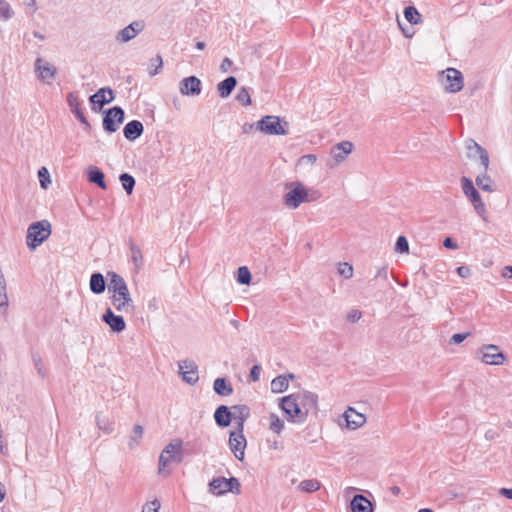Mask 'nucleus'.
I'll use <instances>...</instances> for the list:
<instances>
[{
  "label": "nucleus",
  "instance_id": "obj_1",
  "mask_svg": "<svg viewBox=\"0 0 512 512\" xmlns=\"http://www.w3.org/2000/svg\"><path fill=\"white\" fill-rule=\"evenodd\" d=\"M108 277V291L113 308L120 313H132L135 306L126 281L115 272H109Z\"/></svg>",
  "mask_w": 512,
  "mask_h": 512
},
{
  "label": "nucleus",
  "instance_id": "obj_2",
  "mask_svg": "<svg viewBox=\"0 0 512 512\" xmlns=\"http://www.w3.org/2000/svg\"><path fill=\"white\" fill-rule=\"evenodd\" d=\"M285 193L282 201L284 206L289 210H296L304 203L317 201L321 197V193L311 187H307L301 181H291L284 185Z\"/></svg>",
  "mask_w": 512,
  "mask_h": 512
},
{
  "label": "nucleus",
  "instance_id": "obj_3",
  "mask_svg": "<svg viewBox=\"0 0 512 512\" xmlns=\"http://www.w3.org/2000/svg\"><path fill=\"white\" fill-rule=\"evenodd\" d=\"M51 224L47 220L32 223L27 229L26 244L30 250H35L51 235Z\"/></svg>",
  "mask_w": 512,
  "mask_h": 512
},
{
  "label": "nucleus",
  "instance_id": "obj_4",
  "mask_svg": "<svg viewBox=\"0 0 512 512\" xmlns=\"http://www.w3.org/2000/svg\"><path fill=\"white\" fill-rule=\"evenodd\" d=\"M289 124L278 116L267 115L262 117L257 123L256 128L267 135H287Z\"/></svg>",
  "mask_w": 512,
  "mask_h": 512
},
{
  "label": "nucleus",
  "instance_id": "obj_5",
  "mask_svg": "<svg viewBox=\"0 0 512 512\" xmlns=\"http://www.w3.org/2000/svg\"><path fill=\"white\" fill-rule=\"evenodd\" d=\"M279 407L286 414L288 421L299 424L306 421V412H301L295 393L281 398Z\"/></svg>",
  "mask_w": 512,
  "mask_h": 512
},
{
  "label": "nucleus",
  "instance_id": "obj_6",
  "mask_svg": "<svg viewBox=\"0 0 512 512\" xmlns=\"http://www.w3.org/2000/svg\"><path fill=\"white\" fill-rule=\"evenodd\" d=\"M182 440L174 439L165 446L159 457V474L164 472V469L172 461L180 463L182 461Z\"/></svg>",
  "mask_w": 512,
  "mask_h": 512
},
{
  "label": "nucleus",
  "instance_id": "obj_7",
  "mask_svg": "<svg viewBox=\"0 0 512 512\" xmlns=\"http://www.w3.org/2000/svg\"><path fill=\"white\" fill-rule=\"evenodd\" d=\"M477 358L486 365H502L506 359L500 348L494 344L482 345L476 352Z\"/></svg>",
  "mask_w": 512,
  "mask_h": 512
},
{
  "label": "nucleus",
  "instance_id": "obj_8",
  "mask_svg": "<svg viewBox=\"0 0 512 512\" xmlns=\"http://www.w3.org/2000/svg\"><path fill=\"white\" fill-rule=\"evenodd\" d=\"M439 80L444 89L450 93L460 91L464 85L462 73L455 68H447L445 71H442Z\"/></svg>",
  "mask_w": 512,
  "mask_h": 512
},
{
  "label": "nucleus",
  "instance_id": "obj_9",
  "mask_svg": "<svg viewBox=\"0 0 512 512\" xmlns=\"http://www.w3.org/2000/svg\"><path fill=\"white\" fill-rule=\"evenodd\" d=\"M353 144L350 141H342L330 149V158L326 161V166L335 168L346 161L353 151Z\"/></svg>",
  "mask_w": 512,
  "mask_h": 512
},
{
  "label": "nucleus",
  "instance_id": "obj_10",
  "mask_svg": "<svg viewBox=\"0 0 512 512\" xmlns=\"http://www.w3.org/2000/svg\"><path fill=\"white\" fill-rule=\"evenodd\" d=\"M145 29L143 20H135L115 34V41L118 44H125L135 39Z\"/></svg>",
  "mask_w": 512,
  "mask_h": 512
},
{
  "label": "nucleus",
  "instance_id": "obj_11",
  "mask_svg": "<svg viewBox=\"0 0 512 512\" xmlns=\"http://www.w3.org/2000/svg\"><path fill=\"white\" fill-rule=\"evenodd\" d=\"M298 405L302 413L306 412V418L309 413L317 412L318 410V396L310 391H299L295 393Z\"/></svg>",
  "mask_w": 512,
  "mask_h": 512
},
{
  "label": "nucleus",
  "instance_id": "obj_12",
  "mask_svg": "<svg viewBox=\"0 0 512 512\" xmlns=\"http://www.w3.org/2000/svg\"><path fill=\"white\" fill-rule=\"evenodd\" d=\"M246 439L243 434V430L237 429V431H232L229 435V447L234 456L243 461L245 456L246 449Z\"/></svg>",
  "mask_w": 512,
  "mask_h": 512
},
{
  "label": "nucleus",
  "instance_id": "obj_13",
  "mask_svg": "<svg viewBox=\"0 0 512 512\" xmlns=\"http://www.w3.org/2000/svg\"><path fill=\"white\" fill-rule=\"evenodd\" d=\"M124 120V111L120 107L109 109L103 118V128L107 132H115Z\"/></svg>",
  "mask_w": 512,
  "mask_h": 512
},
{
  "label": "nucleus",
  "instance_id": "obj_14",
  "mask_svg": "<svg viewBox=\"0 0 512 512\" xmlns=\"http://www.w3.org/2000/svg\"><path fill=\"white\" fill-rule=\"evenodd\" d=\"M35 71L37 73V77L48 84L51 83L57 75V68L42 58L36 59Z\"/></svg>",
  "mask_w": 512,
  "mask_h": 512
},
{
  "label": "nucleus",
  "instance_id": "obj_15",
  "mask_svg": "<svg viewBox=\"0 0 512 512\" xmlns=\"http://www.w3.org/2000/svg\"><path fill=\"white\" fill-rule=\"evenodd\" d=\"M466 149H467L468 158H470V159L479 158L480 163L483 167V170L486 171L489 166L488 152L483 147H481L477 142H475L473 139H469L466 141Z\"/></svg>",
  "mask_w": 512,
  "mask_h": 512
},
{
  "label": "nucleus",
  "instance_id": "obj_16",
  "mask_svg": "<svg viewBox=\"0 0 512 512\" xmlns=\"http://www.w3.org/2000/svg\"><path fill=\"white\" fill-rule=\"evenodd\" d=\"M202 90V82L196 76L185 77L179 82V92L183 96H198Z\"/></svg>",
  "mask_w": 512,
  "mask_h": 512
},
{
  "label": "nucleus",
  "instance_id": "obj_17",
  "mask_svg": "<svg viewBox=\"0 0 512 512\" xmlns=\"http://www.w3.org/2000/svg\"><path fill=\"white\" fill-rule=\"evenodd\" d=\"M234 485L239 486V482L236 478L232 477L226 479L223 477L215 478L209 483L210 492L216 495L224 494L228 491H232Z\"/></svg>",
  "mask_w": 512,
  "mask_h": 512
},
{
  "label": "nucleus",
  "instance_id": "obj_18",
  "mask_svg": "<svg viewBox=\"0 0 512 512\" xmlns=\"http://www.w3.org/2000/svg\"><path fill=\"white\" fill-rule=\"evenodd\" d=\"M343 417L346 421V427L349 430H357L365 425L367 419L366 416L360 412H357L355 408L348 407Z\"/></svg>",
  "mask_w": 512,
  "mask_h": 512
},
{
  "label": "nucleus",
  "instance_id": "obj_19",
  "mask_svg": "<svg viewBox=\"0 0 512 512\" xmlns=\"http://www.w3.org/2000/svg\"><path fill=\"white\" fill-rule=\"evenodd\" d=\"M179 374L183 381L190 385H194L199 379L197 367L191 361H182L179 363Z\"/></svg>",
  "mask_w": 512,
  "mask_h": 512
},
{
  "label": "nucleus",
  "instance_id": "obj_20",
  "mask_svg": "<svg viewBox=\"0 0 512 512\" xmlns=\"http://www.w3.org/2000/svg\"><path fill=\"white\" fill-rule=\"evenodd\" d=\"M102 319L113 332L119 333L126 328L123 316L116 315L111 308L106 309Z\"/></svg>",
  "mask_w": 512,
  "mask_h": 512
},
{
  "label": "nucleus",
  "instance_id": "obj_21",
  "mask_svg": "<svg viewBox=\"0 0 512 512\" xmlns=\"http://www.w3.org/2000/svg\"><path fill=\"white\" fill-rule=\"evenodd\" d=\"M351 512H373L372 503L363 495H355L350 503Z\"/></svg>",
  "mask_w": 512,
  "mask_h": 512
},
{
  "label": "nucleus",
  "instance_id": "obj_22",
  "mask_svg": "<svg viewBox=\"0 0 512 512\" xmlns=\"http://www.w3.org/2000/svg\"><path fill=\"white\" fill-rule=\"evenodd\" d=\"M123 132L128 140L134 141L143 133V125L138 120L130 121L125 125Z\"/></svg>",
  "mask_w": 512,
  "mask_h": 512
},
{
  "label": "nucleus",
  "instance_id": "obj_23",
  "mask_svg": "<svg viewBox=\"0 0 512 512\" xmlns=\"http://www.w3.org/2000/svg\"><path fill=\"white\" fill-rule=\"evenodd\" d=\"M114 100L113 90L110 88H101L95 94L90 97V101L93 104L103 106L106 103H110Z\"/></svg>",
  "mask_w": 512,
  "mask_h": 512
},
{
  "label": "nucleus",
  "instance_id": "obj_24",
  "mask_svg": "<svg viewBox=\"0 0 512 512\" xmlns=\"http://www.w3.org/2000/svg\"><path fill=\"white\" fill-rule=\"evenodd\" d=\"M67 102L71 111L75 114L76 118L83 124H88L86 117L81 110V103L78 96L74 93L67 95Z\"/></svg>",
  "mask_w": 512,
  "mask_h": 512
},
{
  "label": "nucleus",
  "instance_id": "obj_25",
  "mask_svg": "<svg viewBox=\"0 0 512 512\" xmlns=\"http://www.w3.org/2000/svg\"><path fill=\"white\" fill-rule=\"evenodd\" d=\"M214 419L218 426L227 427L231 423L232 413L227 406L221 405L216 409Z\"/></svg>",
  "mask_w": 512,
  "mask_h": 512
},
{
  "label": "nucleus",
  "instance_id": "obj_26",
  "mask_svg": "<svg viewBox=\"0 0 512 512\" xmlns=\"http://www.w3.org/2000/svg\"><path fill=\"white\" fill-rule=\"evenodd\" d=\"M85 174L89 180V182L98 185L102 189H106V183L104 181L103 172L96 166L87 167Z\"/></svg>",
  "mask_w": 512,
  "mask_h": 512
},
{
  "label": "nucleus",
  "instance_id": "obj_27",
  "mask_svg": "<svg viewBox=\"0 0 512 512\" xmlns=\"http://www.w3.org/2000/svg\"><path fill=\"white\" fill-rule=\"evenodd\" d=\"M232 418L237 422L238 429L243 430L245 420L250 415V410L245 405H236L232 407Z\"/></svg>",
  "mask_w": 512,
  "mask_h": 512
},
{
  "label": "nucleus",
  "instance_id": "obj_28",
  "mask_svg": "<svg viewBox=\"0 0 512 512\" xmlns=\"http://www.w3.org/2000/svg\"><path fill=\"white\" fill-rule=\"evenodd\" d=\"M294 375H279L271 381V391L273 393H282L288 389L289 379H293Z\"/></svg>",
  "mask_w": 512,
  "mask_h": 512
},
{
  "label": "nucleus",
  "instance_id": "obj_29",
  "mask_svg": "<svg viewBox=\"0 0 512 512\" xmlns=\"http://www.w3.org/2000/svg\"><path fill=\"white\" fill-rule=\"evenodd\" d=\"M237 80L235 77L230 76L225 80L221 81L217 85V91L221 98H227L236 87Z\"/></svg>",
  "mask_w": 512,
  "mask_h": 512
},
{
  "label": "nucleus",
  "instance_id": "obj_30",
  "mask_svg": "<svg viewBox=\"0 0 512 512\" xmlns=\"http://www.w3.org/2000/svg\"><path fill=\"white\" fill-rule=\"evenodd\" d=\"M90 290L95 294H102L105 291V279L101 273H93L89 282Z\"/></svg>",
  "mask_w": 512,
  "mask_h": 512
},
{
  "label": "nucleus",
  "instance_id": "obj_31",
  "mask_svg": "<svg viewBox=\"0 0 512 512\" xmlns=\"http://www.w3.org/2000/svg\"><path fill=\"white\" fill-rule=\"evenodd\" d=\"M467 198L471 202L476 214L479 215L480 217H484V215L486 214V206L480 194L477 191H475L474 193L470 194Z\"/></svg>",
  "mask_w": 512,
  "mask_h": 512
},
{
  "label": "nucleus",
  "instance_id": "obj_32",
  "mask_svg": "<svg viewBox=\"0 0 512 512\" xmlns=\"http://www.w3.org/2000/svg\"><path fill=\"white\" fill-rule=\"evenodd\" d=\"M96 425L104 434L109 435L114 431L113 421L101 413L96 415Z\"/></svg>",
  "mask_w": 512,
  "mask_h": 512
},
{
  "label": "nucleus",
  "instance_id": "obj_33",
  "mask_svg": "<svg viewBox=\"0 0 512 512\" xmlns=\"http://www.w3.org/2000/svg\"><path fill=\"white\" fill-rule=\"evenodd\" d=\"M143 433H144V428L141 425H139V424L134 425L132 433L129 438V442H128V446L130 449L133 450L139 446V444L141 443V440L143 438Z\"/></svg>",
  "mask_w": 512,
  "mask_h": 512
},
{
  "label": "nucleus",
  "instance_id": "obj_34",
  "mask_svg": "<svg viewBox=\"0 0 512 512\" xmlns=\"http://www.w3.org/2000/svg\"><path fill=\"white\" fill-rule=\"evenodd\" d=\"M476 185L486 192H493L495 190L494 182L493 180L486 174V171H484L483 174H479L476 177Z\"/></svg>",
  "mask_w": 512,
  "mask_h": 512
},
{
  "label": "nucleus",
  "instance_id": "obj_35",
  "mask_svg": "<svg viewBox=\"0 0 512 512\" xmlns=\"http://www.w3.org/2000/svg\"><path fill=\"white\" fill-rule=\"evenodd\" d=\"M213 388L214 391L221 396H228L233 392L232 386L228 384L224 378H217L214 381Z\"/></svg>",
  "mask_w": 512,
  "mask_h": 512
},
{
  "label": "nucleus",
  "instance_id": "obj_36",
  "mask_svg": "<svg viewBox=\"0 0 512 512\" xmlns=\"http://www.w3.org/2000/svg\"><path fill=\"white\" fill-rule=\"evenodd\" d=\"M404 17L412 25L419 24L422 21V15L414 6H408L404 9Z\"/></svg>",
  "mask_w": 512,
  "mask_h": 512
},
{
  "label": "nucleus",
  "instance_id": "obj_37",
  "mask_svg": "<svg viewBox=\"0 0 512 512\" xmlns=\"http://www.w3.org/2000/svg\"><path fill=\"white\" fill-rule=\"evenodd\" d=\"M269 429L276 434H280L284 429V421L276 414L269 415Z\"/></svg>",
  "mask_w": 512,
  "mask_h": 512
},
{
  "label": "nucleus",
  "instance_id": "obj_38",
  "mask_svg": "<svg viewBox=\"0 0 512 512\" xmlns=\"http://www.w3.org/2000/svg\"><path fill=\"white\" fill-rule=\"evenodd\" d=\"M321 487V484L318 480L315 479H308L303 480L299 484V489L303 492L312 493L315 491H318Z\"/></svg>",
  "mask_w": 512,
  "mask_h": 512
},
{
  "label": "nucleus",
  "instance_id": "obj_39",
  "mask_svg": "<svg viewBox=\"0 0 512 512\" xmlns=\"http://www.w3.org/2000/svg\"><path fill=\"white\" fill-rule=\"evenodd\" d=\"M131 261L134 264L136 270H140L143 265V256L138 246L132 245L130 247Z\"/></svg>",
  "mask_w": 512,
  "mask_h": 512
},
{
  "label": "nucleus",
  "instance_id": "obj_40",
  "mask_svg": "<svg viewBox=\"0 0 512 512\" xmlns=\"http://www.w3.org/2000/svg\"><path fill=\"white\" fill-rule=\"evenodd\" d=\"M163 68V59L161 55H156L149 62L148 72L151 76H155L161 72Z\"/></svg>",
  "mask_w": 512,
  "mask_h": 512
},
{
  "label": "nucleus",
  "instance_id": "obj_41",
  "mask_svg": "<svg viewBox=\"0 0 512 512\" xmlns=\"http://www.w3.org/2000/svg\"><path fill=\"white\" fill-rule=\"evenodd\" d=\"M119 179L126 193L131 195L135 186V179L128 173L121 174Z\"/></svg>",
  "mask_w": 512,
  "mask_h": 512
},
{
  "label": "nucleus",
  "instance_id": "obj_42",
  "mask_svg": "<svg viewBox=\"0 0 512 512\" xmlns=\"http://www.w3.org/2000/svg\"><path fill=\"white\" fill-rule=\"evenodd\" d=\"M317 162V156L315 154H306L301 156L297 160V166L303 168L313 167Z\"/></svg>",
  "mask_w": 512,
  "mask_h": 512
},
{
  "label": "nucleus",
  "instance_id": "obj_43",
  "mask_svg": "<svg viewBox=\"0 0 512 512\" xmlns=\"http://www.w3.org/2000/svg\"><path fill=\"white\" fill-rule=\"evenodd\" d=\"M38 178L42 189H47L51 185V177L46 167H41L38 170Z\"/></svg>",
  "mask_w": 512,
  "mask_h": 512
},
{
  "label": "nucleus",
  "instance_id": "obj_44",
  "mask_svg": "<svg viewBox=\"0 0 512 512\" xmlns=\"http://www.w3.org/2000/svg\"><path fill=\"white\" fill-rule=\"evenodd\" d=\"M14 15V12L9 3L2 1L0 4V20L8 21Z\"/></svg>",
  "mask_w": 512,
  "mask_h": 512
},
{
  "label": "nucleus",
  "instance_id": "obj_45",
  "mask_svg": "<svg viewBox=\"0 0 512 512\" xmlns=\"http://www.w3.org/2000/svg\"><path fill=\"white\" fill-rule=\"evenodd\" d=\"M236 99L244 106H249L251 104V96L248 88L241 87L237 93Z\"/></svg>",
  "mask_w": 512,
  "mask_h": 512
},
{
  "label": "nucleus",
  "instance_id": "obj_46",
  "mask_svg": "<svg viewBox=\"0 0 512 512\" xmlns=\"http://www.w3.org/2000/svg\"><path fill=\"white\" fill-rule=\"evenodd\" d=\"M251 280V273L245 266L238 268L237 281L240 284H249Z\"/></svg>",
  "mask_w": 512,
  "mask_h": 512
},
{
  "label": "nucleus",
  "instance_id": "obj_47",
  "mask_svg": "<svg viewBox=\"0 0 512 512\" xmlns=\"http://www.w3.org/2000/svg\"><path fill=\"white\" fill-rule=\"evenodd\" d=\"M338 273L345 279H350L353 277V267L347 262L339 263Z\"/></svg>",
  "mask_w": 512,
  "mask_h": 512
},
{
  "label": "nucleus",
  "instance_id": "obj_48",
  "mask_svg": "<svg viewBox=\"0 0 512 512\" xmlns=\"http://www.w3.org/2000/svg\"><path fill=\"white\" fill-rule=\"evenodd\" d=\"M395 250L399 253H408L409 252V243L406 237L399 236L397 238L396 244H395Z\"/></svg>",
  "mask_w": 512,
  "mask_h": 512
},
{
  "label": "nucleus",
  "instance_id": "obj_49",
  "mask_svg": "<svg viewBox=\"0 0 512 512\" xmlns=\"http://www.w3.org/2000/svg\"><path fill=\"white\" fill-rule=\"evenodd\" d=\"M461 182H462V190L466 197H468L470 194L477 191L470 179L463 177Z\"/></svg>",
  "mask_w": 512,
  "mask_h": 512
},
{
  "label": "nucleus",
  "instance_id": "obj_50",
  "mask_svg": "<svg viewBox=\"0 0 512 512\" xmlns=\"http://www.w3.org/2000/svg\"><path fill=\"white\" fill-rule=\"evenodd\" d=\"M159 508L160 502L157 499H155L153 501L146 503L142 508V512H158Z\"/></svg>",
  "mask_w": 512,
  "mask_h": 512
},
{
  "label": "nucleus",
  "instance_id": "obj_51",
  "mask_svg": "<svg viewBox=\"0 0 512 512\" xmlns=\"http://www.w3.org/2000/svg\"><path fill=\"white\" fill-rule=\"evenodd\" d=\"M362 317V312L358 309H352L347 313V320L351 323L358 322Z\"/></svg>",
  "mask_w": 512,
  "mask_h": 512
},
{
  "label": "nucleus",
  "instance_id": "obj_52",
  "mask_svg": "<svg viewBox=\"0 0 512 512\" xmlns=\"http://www.w3.org/2000/svg\"><path fill=\"white\" fill-rule=\"evenodd\" d=\"M470 336V333L467 332V333H456V334H453L450 338V343H453V344H460L462 343L467 337Z\"/></svg>",
  "mask_w": 512,
  "mask_h": 512
},
{
  "label": "nucleus",
  "instance_id": "obj_53",
  "mask_svg": "<svg viewBox=\"0 0 512 512\" xmlns=\"http://www.w3.org/2000/svg\"><path fill=\"white\" fill-rule=\"evenodd\" d=\"M261 367L259 365H254L250 371V378L252 381H258L260 378Z\"/></svg>",
  "mask_w": 512,
  "mask_h": 512
},
{
  "label": "nucleus",
  "instance_id": "obj_54",
  "mask_svg": "<svg viewBox=\"0 0 512 512\" xmlns=\"http://www.w3.org/2000/svg\"><path fill=\"white\" fill-rule=\"evenodd\" d=\"M457 274L462 278H468L471 275V270L467 266H459L457 268Z\"/></svg>",
  "mask_w": 512,
  "mask_h": 512
},
{
  "label": "nucleus",
  "instance_id": "obj_55",
  "mask_svg": "<svg viewBox=\"0 0 512 512\" xmlns=\"http://www.w3.org/2000/svg\"><path fill=\"white\" fill-rule=\"evenodd\" d=\"M443 245L447 249H457L458 248V245L450 237H447L444 239Z\"/></svg>",
  "mask_w": 512,
  "mask_h": 512
},
{
  "label": "nucleus",
  "instance_id": "obj_56",
  "mask_svg": "<svg viewBox=\"0 0 512 512\" xmlns=\"http://www.w3.org/2000/svg\"><path fill=\"white\" fill-rule=\"evenodd\" d=\"M8 302L6 295V287L0 288V306H6Z\"/></svg>",
  "mask_w": 512,
  "mask_h": 512
},
{
  "label": "nucleus",
  "instance_id": "obj_57",
  "mask_svg": "<svg viewBox=\"0 0 512 512\" xmlns=\"http://www.w3.org/2000/svg\"><path fill=\"white\" fill-rule=\"evenodd\" d=\"M499 494L508 499H512V488H501Z\"/></svg>",
  "mask_w": 512,
  "mask_h": 512
},
{
  "label": "nucleus",
  "instance_id": "obj_58",
  "mask_svg": "<svg viewBox=\"0 0 512 512\" xmlns=\"http://www.w3.org/2000/svg\"><path fill=\"white\" fill-rule=\"evenodd\" d=\"M502 277L512 278V266H505L502 270Z\"/></svg>",
  "mask_w": 512,
  "mask_h": 512
},
{
  "label": "nucleus",
  "instance_id": "obj_59",
  "mask_svg": "<svg viewBox=\"0 0 512 512\" xmlns=\"http://www.w3.org/2000/svg\"><path fill=\"white\" fill-rule=\"evenodd\" d=\"M377 277H381L383 279H387L388 278V270L386 267H382L378 270L377 272Z\"/></svg>",
  "mask_w": 512,
  "mask_h": 512
},
{
  "label": "nucleus",
  "instance_id": "obj_60",
  "mask_svg": "<svg viewBox=\"0 0 512 512\" xmlns=\"http://www.w3.org/2000/svg\"><path fill=\"white\" fill-rule=\"evenodd\" d=\"M232 65V61L229 59V58H224L223 61H222V64H221V69L222 70H226L227 67L231 66Z\"/></svg>",
  "mask_w": 512,
  "mask_h": 512
},
{
  "label": "nucleus",
  "instance_id": "obj_61",
  "mask_svg": "<svg viewBox=\"0 0 512 512\" xmlns=\"http://www.w3.org/2000/svg\"><path fill=\"white\" fill-rule=\"evenodd\" d=\"M26 5L32 9L33 12L36 11L37 7H36V1L35 0H28L26 2Z\"/></svg>",
  "mask_w": 512,
  "mask_h": 512
},
{
  "label": "nucleus",
  "instance_id": "obj_62",
  "mask_svg": "<svg viewBox=\"0 0 512 512\" xmlns=\"http://www.w3.org/2000/svg\"><path fill=\"white\" fill-rule=\"evenodd\" d=\"M398 24L400 26V28L402 29L404 35L407 37V38H411L413 35H414V32H409V30H405L402 26H401V23L400 21H398Z\"/></svg>",
  "mask_w": 512,
  "mask_h": 512
},
{
  "label": "nucleus",
  "instance_id": "obj_63",
  "mask_svg": "<svg viewBox=\"0 0 512 512\" xmlns=\"http://www.w3.org/2000/svg\"><path fill=\"white\" fill-rule=\"evenodd\" d=\"M205 47H206V44H205L204 42H202V41H197V42H196V48H197L198 50H204V49H205Z\"/></svg>",
  "mask_w": 512,
  "mask_h": 512
},
{
  "label": "nucleus",
  "instance_id": "obj_64",
  "mask_svg": "<svg viewBox=\"0 0 512 512\" xmlns=\"http://www.w3.org/2000/svg\"><path fill=\"white\" fill-rule=\"evenodd\" d=\"M4 497H5V492H4V489L2 487V484L0 483V502H2Z\"/></svg>",
  "mask_w": 512,
  "mask_h": 512
}]
</instances>
